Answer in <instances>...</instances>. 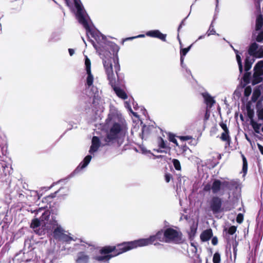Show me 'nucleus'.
I'll list each match as a JSON object with an SVG mask.
<instances>
[{"label":"nucleus","instance_id":"f257e3e1","mask_svg":"<svg viewBox=\"0 0 263 263\" xmlns=\"http://www.w3.org/2000/svg\"><path fill=\"white\" fill-rule=\"evenodd\" d=\"M157 240L165 242L166 236L165 235V231L164 232L162 231H158L156 235H152L147 238L140 239L129 242H125L117 245V247H107L103 250L104 253L109 254V253H111V252L114 251H115V253L112 255L105 254V256H103V257H99V259L105 261L110 257H115L138 247H144L153 243L156 245L155 242Z\"/></svg>","mask_w":263,"mask_h":263},{"label":"nucleus","instance_id":"f03ea898","mask_svg":"<svg viewBox=\"0 0 263 263\" xmlns=\"http://www.w3.org/2000/svg\"><path fill=\"white\" fill-rule=\"evenodd\" d=\"M106 121L108 129H106V135L103 139L104 143H103V145L114 143L120 145L127 133L128 128L125 121L122 119L119 120L113 115H109Z\"/></svg>","mask_w":263,"mask_h":263},{"label":"nucleus","instance_id":"7ed1b4c3","mask_svg":"<svg viewBox=\"0 0 263 263\" xmlns=\"http://www.w3.org/2000/svg\"><path fill=\"white\" fill-rule=\"evenodd\" d=\"M66 4L70 6L69 0H65ZM75 7L77 9L76 16L79 23L81 24L86 30V33L88 36H104L98 30L90 28L88 21V16L82 6L80 0H73Z\"/></svg>","mask_w":263,"mask_h":263},{"label":"nucleus","instance_id":"20e7f679","mask_svg":"<svg viewBox=\"0 0 263 263\" xmlns=\"http://www.w3.org/2000/svg\"><path fill=\"white\" fill-rule=\"evenodd\" d=\"M111 246H106L103 248L101 250H98L95 248L93 246H88L87 249H85V251H80L77 253L76 258L74 259L75 263H89L90 257L87 254H92V258L99 262H108L112 257H110L107 260H100L99 259V257H103L105 256V253L103 252V250L107 248L110 247ZM115 253V251L111 252L109 254H106L105 255H112Z\"/></svg>","mask_w":263,"mask_h":263},{"label":"nucleus","instance_id":"39448f33","mask_svg":"<svg viewBox=\"0 0 263 263\" xmlns=\"http://www.w3.org/2000/svg\"><path fill=\"white\" fill-rule=\"evenodd\" d=\"M44 211L40 219L37 218L33 219L31 223L30 227L34 232L39 235L45 234L46 229L49 228V225L52 226V221H48L50 216L49 211L45 210L43 208H39L37 210H34L37 214L39 212Z\"/></svg>","mask_w":263,"mask_h":263},{"label":"nucleus","instance_id":"423d86ee","mask_svg":"<svg viewBox=\"0 0 263 263\" xmlns=\"http://www.w3.org/2000/svg\"><path fill=\"white\" fill-rule=\"evenodd\" d=\"M104 67L109 84L111 86L116 95L122 99H126L127 96L125 91L120 88L116 86V76L113 72L112 64L109 61H104Z\"/></svg>","mask_w":263,"mask_h":263},{"label":"nucleus","instance_id":"0eeeda50","mask_svg":"<svg viewBox=\"0 0 263 263\" xmlns=\"http://www.w3.org/2000/svg\"><path fill=\"white\" fill-rule=\"evenodd\" d=\"M237 183L234 180H220L214 179L212 180V193L213 194L221 193L223 194L225 191L232 190L236 188Z\"/></svg>","mask_w":263,"mask_h":263},{"label":"nucleus","instance_id":"6e6552de","mask_svg":"<svg viewBox=\"0 0 263 263\" xmlns=\"http://www.w3.org/2000/svg\"><path fill=\"white\" fill-rule=\"evenodd\" d=\"M166 236L165 242L179 243L181 240V234L172 228H167L165 230Z\"/></svg>","mask_w":263,"mask_h":263},{"label":"nucleus","instance_id":"1a4fd4ad","mask_svg":"<svg viewBox=\"0 0 263 263\" xmlns=\"http://www.w3.org/2000/svg\"><path fill=\"white\" fill-rule=\"evenodd\" d=\"M254 73L252 83L257 84L263 79V60L258 61L254 67Z\"/></svg>","mask_w":263,"mask_h":263},{"label":"nucleus","instance_id":"9d476101","mask_svg":"<svg viewBox=\"0 0 263 263\" xmlns=\"http://www.w3.org/2000/svg\"><path fill=\"white\" fill-rule=\"evenodd\" d=\"M248 52L253 58H263V45H259L255 42H253L249 45Z\"/></svg>","mask_w":263,"mask_h":263},{"label":"nucleus","instance_id":"9b49d317","mask_svg":"<svg viewBox=\"0 0 263 263\" xmlns=\"http://www.w3.org/2000/svg\"><path fill=\"white\" fill-rule=\"evenodd\" d=\"M34 257V253L32 250L27 252L20 251L17 253L13 258V261L15 263H21L22 261H31Z\"/></svg>","mask_w":263,"mask_h":263},{"label":"nucleus","instance_id":"f8f14e48","mask_svg":"<svg viewBox=\"0 0 263 263\" xmlns=\"http://www.w3.org/2000/svg\"><path fill=\"white\" fill-rule=\"evenodd\" d=\"M210 206L214 214L221 212L222 211L221 199L217 196L212 197L210 201Z\"/></svg>","mask_w":263,"mask_h":263},{"label":"nucleus","instance_id":"ddd939ff","mask_svg":"<svg viewBox=\"0 0 263 263\" xmlns=\"http://www.w3.org/2000/svg\"><path fill=\"white\" fill-rule=\"evenodd\" d=\"M85 70L87 77L86 79V85L88 87H91L93 82V76L91 72V63L90 60L86 56L85 60Z\"/></svg>","mask_w":263,"mask_h":263},{"label":"nucleus","instance_id":"4468645a","mask_svg":"<svg viewBox=\"0 0 263 263\" xmlns=\"http://www.w3.org/2000/svg\"><path fill=\"white\" fill-rule=\"evenodd\" d=\"M104 138V136H102L101 137L102 142H101L100 140L98 137L93 136L92 137L91 145L89 151V153L91 155H92L93 153L97 152L101 145L103 146V143H104V141L103 140Z\"/></svg>","mask_w":263,"mask_h":263},{"label":"nucleus","instance_id":"2eb2a0df","mask_svg":"<svg viewBox=\"0 0 263 263\" xmlns=\"http://www.w3.org/2000/svg\"><path fill=\"white\" fill-rule=\"evenodd\" d=\"M50 227L49 229H50ZM52 229H54L53 231V237L58 240H60L62 237V235L64 234L65 231L61 227L60 225H59L58 222L56 221H53L52 222Z\"/></svg>","mask_w":263,"mask_h":263},{"label":"nucleus","instance_id":"dca6fc26","mask_svg":"<svg viewBox=\"0 0 263 263\" xmlns=\"http://www.w3.org/2000/svg\"><path fill=\"white\" fill-rule=\"evenodd\" d=\"M2 170H1V178L2 181H7L9 179V176L11 173L12 169L9 164H6L5 162L1 163Z\"/></svg>","mask_w":263,"mask_h":263},{"label":"nucleus","instance_id":"f3484780","mask_svg":"<svg viewBox=\"0 0 263 263\" xmlns=\"http://www.w3.org/2000/svg\"><path fill=\"white\" fill-rule=\"evenodd\" d=\"M146 35L148 36L156 37L163 41H166V34H163L158 30H150L146 33Z\"/></svg>","mask_w":263,"mask_h":263},{"label":"nucleus","instance_id":"a211bd4d","mask_svg":"<svg viewBox=\"0 0 263 263\" xmlns=\"http://www.w3.org/2000/svg\"><path fill=\"white\" fill-rule=\"evenodd\" d=\"M220 126L223 129V132L221 134L220 139L224 141H227L228 144L230 143V137L229 136V131L227 128V125L223 123H221Z\"/></svg>","mask_w":263,"mask_h":263},{"label":"nucleus","instance_id":"6ab92c4d","mask_svg":"<svg viewBox=\"0 0 263 263\" xmlns=\"http://www.w3.org/2000/svg\"><path fill=\"white\" fill-rule=\"evenodd\" d=\"M108 57H109V58H106V59H103V62H104V61H110V63H111L112 66L113 72L114 73V71H115L116 75L118 76V72L120 70V65L119 64L118 60L117 58L112 59L110 57V55H108Z\"/></svg>","mask_w":263,"mask_h":263},{"label":"nucleus","instance_id":"aec40b11","mask_svg":"<svg viewBox=\"0 0 263 263\" xmlns=\"http://www.w3.org/2000/svg\"><path fill=\"white\" fill-rule=\"evenodd\" d=\"M91 158L92 156L90 155L86 156L76 168L74 172L76 173H78L82 169L85 168L90 162Z\"/></svg>","mask_w":263,"mask_h":263},{"label":"nucleus","instance_id":"412c9836","mask_svg":"<svg viewBox=\"0 0 263 263\" xmlns=\"http://www.w3.org/2000/svg\"><path fill=\"white\" fill-rule=\"evenodd\" d=\"M104 100L101 99L98 95H94L93 100V105L96 106L97 108L102 109L103 108V104H104Z\"/></svg>","mask_w":263,"mask_h":263},{"label":"nucleus","instance_id":"4be33fe9","mask_svg":"<svg viewBox=\"0 0 263 263\" xmlns=\"http://www.w3.org/2000/svg\"><path fill=\"white\" fill-rule=\"evenodd\" d=\"M202 96L204 99V101L206 104L207 107L211 108L215 101L213 98L207 93H203Z\"/></svg>","mask_w":263,"mask_h":263},{"label":"nucleus","instance_id":"5701e85b","mask_svg":"<svg viewBox=\"0 0 263 263\" xmlns=\"http://www.w3.org/2000/svg\"><path fill=\"white\" fill-rule=\"evenodd\" d=\"M212 236V231L208 229L203 231L200 235V238L202 241L209 240Z\"/></svg>","mask_w":263,"mask_h":263},{"label":"nucleus","instance_id":"b1692460","mask_svg":"<svg viewBox=\"0 0 263 263\" xmlns=\"http://www.w3.org/2000/svg\"><path fill=\"white\" fill-rule=\"evenodd\" d=\"M253 38L258 43H263V30H256L253 34Z\"/></svg>","mask_w":263,"mask_h":263},{"label":"nucleus","instance_id":"393cba45","mask_svg":"<svg viewBox=\"0 0 263 263\" xmlns=\"http://www.w3.org/2000/svg\"><path fill=\"white\" fill-rule=\"evenodd\" d=\"M254 60L253 58L250 57H247L245 59V70L246 71H249L253 63L254 62Z\"/></svg>","mask_w":263,"mask_h":263},{"label":"nucleus","instance_id":"a878e982","mask_svg":"<svg viewBox=\"0 0 263 263\" xmlns=\"http://www.w3.org/2000/svg\"><path fill=\"white\" fill-rule=\"evenodd\" d=\"M74 241V239L69 235L68 234H67L65 232L64 234L62 235L61 239L59 240V241H62L63 242H65L67 243H70L71 241Z\"/></svg>","mask_w":263,"mask_h":263},{"label":"nucleus","instance_id":"bb28decb","mask_svg":"<svg viewBox=\"0 0 263 263\" xmlns=\"http://www.w3.org/2000/svg\"><path fill=\"white\" fill-rule=\"evenodd\" d=\"M58 257L54 253L49 254L46 258V261H49V263H56L58 260Z\"/></svg>","mask_w":263,"mask_h":263},{"label":"nucleus","instance_id":"cd10ccee","mask_svg":"<svg viewBox=\"0 0 263 263\" xmlns=\"http://www.w3.org/2000/svg\"><path fill=\"white\" fill-rule=\"evenodd\" d=\"M263 25V17L262 15H258L256 18V30H260Z\"/></svg>","mask_w":263,"mask_h":263},{"label":"nucleus","instance_id":"c85d7f7f","mask_svg":"<svg viewBox=\"0 0 263 263\" xmlns=\"http://www.w3.org/2000/svg\"><path fill=\"white\" fill-rule=\"evenodd\" d=\"M234 51L236 54V60H237V63L238 64L239 70L240 71V72L241 73L243 70V67H242V63H241V57L239 54V52L237 50L234 49Z\"/></svg>","mask_w":263,"mask_h":263},{"label":"nucleus","instance_id":"c756f323","mask_svg":"<svg viewBox=\"0 0 263 263\" xmlns=\"http://www.w3.org/2000/svg\"><path fill=\"white\" fill-rule=\"evenodd\" d=\"M172 162L173 163L175 169L177 171H180L181 169L180 163L179 161L177 159H174L172 160Z\"/></svg>","mask_w":263,"mask_h":263},{"label":"nucleus","instance_id":"7c9ffc66","mask_svg":"<svg viewBox=\"0 0 263 263\" xmlns=\"http://www.w3.org/2000/svg\"><path fill=\"white\" fill-rule=\"evenodd\" d=\"M140 151L142 154L147 155L149 157L154 156L153 154H152L149 151L147 150L146 148L144 147H141L140 148Z\"/></svg>","mask_w":263,"mask_h":263},{"label":"nucleus","instance_id":"2f4dec72","mask_svg":"<svg viewBox=\"0 0 263 263\" xmlns=\"http://www.w3.org/2000/svg\"><path fill=\"white\" fill-rule=\"evenodd\" d=\"M220 255L219 253L216 252L214 254L213 261L214 263H220Z\"/></svg>","mask_w":263,"mask_h":263},{"label":"nucleus","instance_id":"473e14b6","mask_svg":"<svg viewBox=\"0 0 263 263\" xmlns=\"http://www.w3.org/2000/svg\"><path fill=\"white\" fill-rule=\"evenodd\" d=\"M148 132L149 127L145 125L143 126L142 130L141 138L143 139L144 137H146V136L148 134Z\"/></svg>","mask_w":263,"mask_h":263},{"label":"nucleus","instance_id":"72a5a7b5","mask_svg":"<svg viewBox=\"0 0 263 263\" xmlns=\"http://www.w3.org/2000/svg\"><path fill=\"white\" fill-rule=\"evenodd\" d=\"M242 161H243V166H242V171L244 173H246L247 171V161L243 155H242Z\"/></svg>","mask_w":263,"mask_h":263},{"label":"nucleus","instance_id":"f704fd0d","mask_svg":"<svg viewBox=\"0 0 263 263\" xmlns=\"http://www.w3.org/2000/svg\"><path fill=\"white\" fill-rule=\"evenodd\" d=\"M203 190L205 192H209L211 190L212 191V182L204 184Z\"/></svg>","mask_w":263,"mask_h":263},{"label":"nucleus","instance_id":"c9c22d12","mask_svg":"<svg viewBox=\"0 0 263 263\" xmlns=\"http://www.w3.org/2000/svg\"><path fill=\"white\" fill-rule=\"evenodd\" d=\"M253 126V127L255 130V132L256 133H258L259 134V130H260V126H261V124H258L257 123H254L252 125Z\"/></svg>","mask_w":263,"mask_h":263},{"label":"nucleus","instance_id":"e433bc0d","mask_svg":"<svg viewBox=\"0 0 263 263\" xmlns=\"http://www.w3.org/2000/svg\"><path fill=\"white\" fill-rule=\"evenodd\" d=\"M216 33V31H215L214 29L213 28V26H212V24L211 25L209 29L206 32V34L208 36H210L212 34H215Z\"/></svg>","mask_w":263,"mask_h":263},{"label":"nucleus","instance_id":"4c0bfd02","mask_svg":"<svg viewBox=\"0 0 263 263\" xmlns=\"http://www.w3.org/2000/svg\"><path fill=\"white\" fill-rule=\"evenodd\" d=\"M192 45L186 48H183L180 51V55L185 56L190 50Z\"/></svg>","mask_w":263,"mask_h":263},{"label":"nucleus","instance_id":"58836bf2","mask_svg":"<svg viewBox=\"0 0 263 263\" xmlns=\"http://www.w3.org/2000/svg\"><path fill=\"white\" fill-rule=\"evenodd\" d=\"M159 146L162 148L166 147L165 142L161 138H159Z\"/></svg>","mask_w":263,"mask_h":263},{"label":"nucleus","instance_id":"ea45409f","mask_svg":"<svg viewBox=\"0 0 263 263\" xmlns=\"http://www.w3.org/2000/svg\"><path fill=\"white\" fill-rule=\"evenodd\" d=\"M236 231V228L235 226H231L228 230V233L231 235H233L235 233Z\"/></svg>","mask_w":263,"mask_h":263},{"label":"nucleus","instance_id":"a19ab883","mask_svg":"<svg viewBox=\"0 0 263 263\" xmlns=\"http://www.w3.org/2000/svg\"><path fill=\"white\" fill-rule=\"evenodd\" d=\"M169 140L174 143L176 144V145H178V143L177 139L175 138V136L173 135H170L169 136Z\"/></svg>","mask_w":263,"mask_h":263},{"label":"nucleus","instance_id":"79ce46f5","mask_svg":"<svg viewBox=\"0 0 263 263\" xmlns=\"http://www.w3.org/2000/svg\"><path fill=\"white\" fill-rule=\"evenodd\" d=\"M243 220V216L241 214H239L237 217V222L240 223L242 222Z\"/></svg>","mask_w":263,"mask_h":263},{"label":"nucleus","instance_id":"37998d69","mask_svg":"<svg viewBox=\"0 0 263 263\" xmlns=\"http://www.w3.org/2000/svg\"><path fill=\"white\" fill-rule=\"evenodd\" d=\"M172 178V176L170 174H166L165 175V180L166 182H169Z\"/></svg>","mask_w":263,"mask_h":263},{"label":"nucleus","instance_id":"c03bdc74","mask_svg":"<svg viewBox=\"0 0 263 263\" xmlns=\"http://www.w3.org/2000/svg\"><path fill=\"white\" fill-rule=\"evenodd\" d=\"M125 106L127 108H128L131 112H132L134 116H136V114L132 111L131 106L129 105V104L127 102H125Z\"/></svg>","mask_w":263,"mask_h":263},{"label":"nucleus","instance_id":"a18cd8bd","mask_svg":"<svg viewBox=\"0 0 263 263\" xmlns=\"http://www.w3.org/2000/svg\"><path fill=\"white\" fill-rule=\"evenodd\" d=\"M251 88L249 87H247L245 90V96H249L251 93Z\"/></svg>","mask_w":263,"mask_h":263},{"label":"nucleus","instance_id":"49530a36","mask_svg":"<svg viewBox=\"0 0 263 263\" xmlns=\"http://www.w3.org/2000/svg\"><path fill=\"white\" fill-rule=\"evenodd\" d=\"M91 42H92V45H93V47L96 48V49L97 50V51L98 52H99V54H100V55H102V53H101V52L99 51V48H100V47H98V46H97V45L95 43V42H94V41H93L91 40Z\"/></svg>","mask_w":263,"mask_h":263},{"label":"nucleus","instance_id":"de8ad7c7","mask_svg":"<svg viewBox=\"0 0 263 263\" xmlns=\"http://www.w3.org/2000/svg\"><path fill=\"white\" fill-rule=\"evenodd\" d=\"M145 36V35L144 34H140L138 36H134V37H129V38H127L125 39V40H132V39H135V38H137V37H143Z\"/></svg>","mask_w":263,"mask_h":263},{"label":"nucleus","instance_id":"09e8293b","mask_svg":"<svg viewBox=\"0 0 263 263\" xmlns=\"http://www.w3.org/2000/svg\"><path fill=\"white\" fill-rule=\"evenodd\" d=\"M4 147H3L2 148V150H1V152H0V157H2V156H5L7 154V152H6V149H4Z\"/></svg>","mask_w":263,"mask_h":263},{"label":"nucleus","instance_id":"8fccbe9b","mask_svg":"<svg viewBox=\"0 0 263 263\" xmlns=\"http://www.w3.org/2000/svg\"><path fill=\"white\" fill-rule=\"evenodd\" d=\"M76 246L77 247H79V248L78 247H76V249H81V250H83L84 249V247H85V249H87V248H86L85 246H84V244H82V243H81L80 245L79 244H77L76 245Z\"/></svg>","mask_w":263,"mask_h":263},{"label":"nucleus","instance_id":"3c124183","mask_svg":"<svg viewBox=\"0 0 263 263\" xmlns=\"http://www.w3.org/2000/svg\"><path fill=\"white\" fill-rule=\"evenodd\" d=\"M218 243V239L216 237H213L212 239V243L213 245H216Z\"/></svg>","mask_w":263,"mask_h":263},{"label":"nucleus","instance_id":"603ef678","mask_svg":"<svg viewBox=\"0 0 263 263\" xmlns=\"http://www.w3.org/2000/svg\"><path fill=\"white\" fill-rule=\"evenodd\" d=\"M31 196L36 197L38 199L40 198L38 194L35 191L31 192Z\"/></svg>","mask_w":263,"mask_h":263},{"label":"nucleus","instance_id":"864d4df0","mask_svg":"<svg viewBox=\"0 0 263 263\" xmlns=\"http://www.w3.org/2000/svg\"><path fill=\"white\" fill-rule=\"evenodd\" d=\"M184 56L181 55L180 57V62H181V65L182 67H185V66L183 64V60H184Z\"/></svg>","mask_w":263,"mask_h":263},{"label":"nucleus","instance_id":"5fc2aeb1","mask_svg":"<svg viewBox=\"0 0 263 263\" xmlns=\"http://www.w3.org/2000/svg\"><path fill=\"white\" fill-rule=\"evenodd\" d=\"M258 147L260 153H261V154L263 155V146H261V145L258 144Z\"/></svg>","mask_w":263,"mask_h":263},{"label":"nucleus","instance_id":"6e6d98bb","mask_svg":"<svg viewBox=\"0 0 263 263\" xmlns=\"http://www.w3.org/2000/svg\"><path fill=\"white\" fill-rule=\"evenodd\" d=\"M68 51L70 56H72L74 53V51L72 49H69Z\"/></svg>","mask_w":263,"mask_h":263},{"label":"nucleus","instance_id":"4d7b16f0","mask_svg":"<svg viewBox=\"0 0 263 263\" xmlns=\"http://www.w3.org/2000/svg\"><path fill=\"white\" fill-rule=\"evenodd\" d=\"M259 117L261 118H263V108L259 111Z\"/></svg>","mask_w":263,"mask_h":263},{"label":"nucleus","instance_id":"13d9d810","mask_svg":"<svg viewBox=\"0 0 263 263\" xmlns=\"http://www.w3.org/2000/svg\"><path fill=\"white\" fill-rule=\"evenodd\" d=\"M60 191H58L55 192L54 193L51 194L49 197H51V198H53V197H54L55 196V194H56L58 192H60Z\"/></svg>","mask_w":263,"mask_h":263},{"label":"nucleus","instance_id":"bf43d9fd","mask_svg":"<svg viewBox=\"0 0 263 263\" xmlns=\"http://www.w3.org/2000/svg\"><path fill=\"white\" fill-rule=\"evenodd\" d=\"M183 140H189L191 139V137H189V136H186V137H183L182 138Z\"/></svg>","mask_w":263,"mask_h":263},{"label":"nucleus","instance_id":"052dcab7","mask_svg":"<svg viewBox=\"0 0 263 263\" xmlns=\"http://www.w3.org/2000/svg\"><path fill=\"white\" fill-rule=\"evenodd\" d=\"M30 240H26L25 242V247L27 246V244L29 245Z\"/></svg>","mask_w":263,"mask_h":263},{"label":"nucleus","instance_id":"680f3d73","mask_svg":"<svg viewBox=\"0 0 263 263\" xmlns=\"http://www.w3.org/2000/svg\"><path fill=\"white\" fill-rule=\"evenodd\" d=\"M155 157V158H162V156L161 155H159V156H155L154 155V156Z\"/></svg>","mask_w":263,"mask_h":263},{"label":"nucleus","instance_id":"e2e57ef3","mask_svg":"<svg viewBox=\"0 0 263 263\" xmlns=\"http://www.w3.org/2000/svg\"><path fill=\"white\" fill-rule=\"evenodd\" d=\"M204 37V35H200V36H199V37L198 38V40H201L202 39H203Z\"/></svg>","mask_w":263,"mask_h":263},{"label":"nucleus","instance_id":"0e129e2a","mask_svg":"<svg viewBox=\"0 0 263 263\" xmlns=\"http://www.w3.org/2000/svg\"><path fill=\"white\" fill-rule=\"evenodd\" d=\"M186 71L187 72V73H189V74H190L191 73V71L189 69H187V68H186Z\"/></svg>","mask_w":263,"mask_h":263},{"label":"nucleus","instance_id":"69168bd1","mask_svg":"<svg viewBox=\"0 0 263 263\" xmlns=\"http://www.w3.org/2000/svg\"><path fill=\"white\" fill-rule=\"evenodd\" d=\"M183 21H182V22H181V24L180 25V26H179V28H178V30H179V29H180V28H181V26H182V25H183Z\"/></svg>","mask_w":263,"mask_h":263},{"label":"nucleus","instance_id":"338daca9","mask_svg":"<svg viewBox=\"0 0 263 263\" xmlns=\"http://www.w3.org/2000/svg\"><path fill=\"white\" fill-rule=\"evenodd\" d=\"M158 152L162 153L163 151L161 150H157Z\"/></svg>","mask_w":263,"mask_h":263},{"label":"nucleus","instance_id":"774afa93","mask_svg":"<svg viewBox=\"0 0 263 263\" xmlns=\"http://www.w3.org/2000/svg\"><path fill=\"white\" fill-rule=\"evenodd\" d=\"M26 258H31L30 256H26Z\"/></svg>","mask_w":263,"mask_h":263}]
</instances>
